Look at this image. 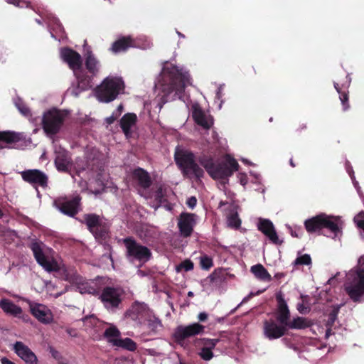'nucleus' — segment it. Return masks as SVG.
Masks as SVG:
<instances>
[{
    "instance_id": "1",
    "label": "nucleus",
    "mask_w": 364,
    "mask_h": 364,
    "mask_svg": "<svg viewBox=\"0 0 364 364\" xmlns=\"http://www.w3.org/2000/svg\"><path fill=\"white\" fill-rule=\"evenodd\" d=\"M31 249L37 262L46 271L55 272L57 277L60 279L75 284L80 294H97L99 293L100 287L97 281H86L77 274L74 270L67 269L61 261H58L53 257L54 252L52 249L47 247L41 242H37L31 245Z\"/></svg>"
},
{
    "instance_id": "2",
    "label": "nucleus",
    "mask_w": 364,
    "mask_h": 364,
    "mask_svg": "<svg viewBox=\"0 0 364 364\" xmlns=\"http://www.w3.org/2000/svg\"><path fill=\"white\" fill-rule=\"evenodd\" d=\"M188 85H191L190 76L183 68L166 63L155 87L166 96L174 92V97L181 99L185 87Z\"/></svg>"
},
{
    "instance_id": "3",
    "label": "nucleus",
    "mask_w": 364,
    "mask_h": 364,
    "mask_svg": "<svg viewBox=\"0 0 364 364\" xmlns=\"http://www.w3.org/2000/svg\"><path fill=\"white\" fill-rule=\"evenodd\" d=\"M60 58L65 62L73 73L77 81L76 89H73L72 93L77 97L80 92L87 90L92 87V79L84 73L82 67V58L76 51L70 48L60 50Z\"/></svg>"
},
{
    "instance_id": "4",
    "label": "nucleus",
    "mask_w": 364,
    "mask_h": 364,
    "mask_svg": "<svg viewBox=\"0 0 364 364\" xmlns=\"http://www.w3.org/2000/svg\"><path fill=\"white\" fill-rule=\"evenodd\" d=\"M198 162L210 176L215 180L227 179L238 169V164L236 160L228 155L221 163L215 162L212 157L208 156H200Z\"/></svg>"
},
{
    "instance_id": "5",
    "label": "nucleus",
    "mask_w": 364,
    "mask_h": 364,
    "mask_svg": "<svg viewBox=\"0 0 364 364\" xmlns=\"http://www.w3.org/2000/svg\"><path fill=\"white\" fill-rule=\"evenodd\" d=\"M304 225L307 232L310 233L319 232L326 228L333 234V239L339 240L342 235L343 222L341 217L322 213L306 220Z\"/></svg>"
},
{
    "instance_id": "6",
    "label": "nucleus",
    "mask_w": 364,
    "mask_h": 364,
    "mask_svg": "<svg viewBox=\"0 0 364 364\" xmlns=\"http://www.w3.org/2000/svg\"><path fill=\"white\" fill-rule=\"evenodd\" d=\"M345 289L355 301L364 295V255L358 259V266L346 274Z\"/></svg>"
},
{
    "instance_id": "7",
    "label": "nucleus",
    "mask_w": 364,
    "mask_h": 364,
    "mask_svg": "<svg viewBox=\"0 0 364 364\" xmlns=\"http://www.w3.org/2000/svg\"><path fill=\"white\" fill-rule=\"evenodd\" d=\"M174 159L183 175L190 178H195L198 180L203 176L204 171L197 164L195 156L191 151L181 146H177L175 150Z\"/></svg>"
},
{
    "instance_id": "8",
    "label": "nucleus",
    "mask_w": 364,
    "mask_h": 364,
    "mask_svg": "<svg viewBox=\"0 0 364 364\" xmlns=\"http://www.w3.org/2000/svg\"><path fill=\"white\" fill-rule=\"evenodd\" d=\"M124 82L121 77L109 75L95 90L96 98L101 102H110L124 92Z\"/></svg>"
},
{
    "instance_id": "9",
    "label": "nucleus",
    "mask_w": 364,
    "mask_h": 364,
    "mask_svg": "<svg viewBox=\"0 0 364 364\" xmlns=\"http://www.w3.org/2000/svg\"><path fill=\"white\" fill-rule=\"evenodd\" d=\"M68 116L65 111L52 109L46 112L42 117V126L49 137H53L62 128Z\"/></svg>"
},
{
    "instance_id": "10",
    "label": "nucleus",
    "mask_w": 364,
    "mask_h": 364,
    "mask_svg": "<svg viewBox=\"0 0 364 364\" xmlns=\"http://www.w3.org/2000/svg\"><path fill=\"white\" fill-rule=\"evenodd\" d=\"M124 243L127 249V256L130 261H138L144 264L149 260L151 253L146 247L137 243L132 237L125 238Z\"/></svg>"
},
{
    "instance_id": "11",
    "label": "nucleus",
    "mask_w": 364,
    "mask_h": 364,
    "mask_svg": "<svg viewBox=\"0 0 364 364\" xmlns=\"http://www.w3.org/2000/svg\"><path fill=\"white\" fill-rule=\"evenodd\" d=\"M85 223L97 240H105L108 234L109 225L106 220L95 214L85 215Z\"/></svg>"
},
{
    "instance_id": "12",
    "label": "nucleus",
    "mask_w": 364,
    "mask_h": 364,
    "mask_svg": "<svg viewBox=\"0 0 364 364\" xmlns=\"http://www.w3.org/2000/svg\"><path fill=\"white\" fill-rule=\"evenodd\" d=\"M124 291L121 288L106 287L100 299L104 306L109 311H114L122 302Z\"/></svg>"
},
{
    "instance_id": "13",
    "label": "nucleus",
    "mask_w": 364,
    "mask_h": 364,
    "mask_svg": "<svg viewBox=\"0 0 364 364\" xmlns=\"http://www.w3.org/2000/svg\"><path fill=\"white\" fill-rule=\"evenodd\" d=\"M151 46V42L146 37H140L135 42L129 36L124 37L115 41L111 48L113 53L125 51L129 47H138L147 49Z\"/></svg>"
},
{
    "instance_id": "14",
    "label": "nucleus",
    "mask_w": 364,
    "mask_h": 364,
    "mask_svg": "<svg viewBox=\"0 0 364 364\" xmlns=\"http://www.w3.org/2000/svg\"><path fill=\"white\" fill-rule=\"evenodd\" d=\"M152 312L145 303L135 301L126 312V316L137 324L142 325Z\"/></svg>"
},
{
    "instance_id": "15",
    "label": "nucleus",
    "mask_w": 364,
    "mask_h": 364,
    "mask_svg": "<svg viewBox=\"0 0 364 364\" xmlns=\"http://www.w3.org/2000/svg\"><path fill=\"white\" fill-rule=\"evenodd\" d=\"M204 328L203 326L198 323L188 326H179L175 329L173 336L178 343L183 345L185 339L202 333Z\"/></svg>"
},
{
    "instance_id": "16",
    "label": "nucleus",
    "mask_w": 364,
    "mask_h": 364,
    "mask_svg": "<svg viewBox=\"0 0 364 364\" xmlns=\"http://www.w3.org/2000/svg\"><path fill=\"white\" fill-rule=\"evenodd\" d=\"M257 228L273 244L281 245L283 242V240L279 239L274 225L270 220L262 218H258Z\"/></svg>"
},
{
    "instance_id": "17",
    "label": "nucleus",
    "mask_w": 364,
    "mask_h": 364,
    "mask_svg": "<svg viewBox=\"0 0 364 364\" xmlns=\"http://www.w3.org/2000/svg\"><path fill=\"white\" fill-rule=\"evenodd\" d=\"M29 308L32 315L41 323L49 324L53 322V314L46 306L29 301Z\"/></svg>"
},
{
    "instance_id": "18",
    "label": "nucleus",
    "mask_w": 364,
    "mask_h": 364,
    "mask_svg": "<svg viewBox=\"0 0 364 364\" xmlns=\"http://www.w3.org/2000/svg\"><path fill=\"white\" fill-rule=\"evenodd\" d=\"M12 349L26 364H38L36 354L23 342L16 341L14 343Z\"/></svg>"
},
{
    "instance_id": "19",
    "label": "nucleus",
    "mask_w": 364,
    "mask_h": 364,
    "mask_svg": "<svg viewBox=\"0 0 364 364\" xmlns=\"http://www.w3.org/2000/svg\"><path fill=\"white\" fill-rule=\"evenodd\" d=\"M55 165L58 171H68L72 166L71 157L69 153L61 146H55Z\"/></svg>"
},
{
    "instance_id": "20",
    "label": "nucleus",
    "mask_w": 364,
    "mask_h": 364,
    "mask_svg": "<svg viewBox=\"0 0 364 364\" xmlns=\"http://www.w3.org/2000/svg\"><path fill=\"white\" fill-rule=\"evenodd\" d=\"M80 198L74 197L73 199L58 198L55 200L56 208L63 213L73 216L78 211Z\"/></svg>"
},
{
    "instance_id": "21",
    "label": "nucleus",
    "mask_w": 364,
    "mask_h": 364,
    "mask_svg": "<svg viewBox=\"0 0 364 364\" xmlns=\"http://www.w3.org/2000/svg\"><path fill=\"white\" fill-rule=\"evenodd\" d=\"M22 178L34 186L46 187L48 183L47 176L38 169L26 170L21 172Z\"/></svg>"
},
{
    "instance_id": "22",
    "label": "nucleus",
    "mask_w": 364,
    "mask_h": 364,
    "mask_svg": "<svg viewBox=\"0 0 364 364\" xmlns=\"http://www.w3.org/2000/svg\"><path fill=\"white\" fill-rule=\"evenodd\" d=\"M192 116L196 123L205 129H208L213 124L210 115L205 113L198 104L192 106Z\"/></svg>"
},
{
    "instance_id": "23",
    "label": "nucleus",
    "mask_w": 364,
    "mask_h": 364,
    "mask_svg": "<svg viewBox=\"0 0 364 364\" xmlns=\"http://www.w3.org/2000/svg\"><path fill=\"white\" fill-rule=\"evenodd\" d=\"M287 328L282 325H277L274 321H264V334L269 340H274L282 337L284 335Z\"/></svg>"
},
{
    "instance_id": "24",
    "label": "nucleus",
    "mask_w": 364,
    "mask_h": 364,
    "mask_svg": "<svg viewBox=\"0 0 364 364\" xmlns=\"http://www.w3.org/2000/svg\"><path fill=\"white\" fill-rule=\"evenodd\" d=\"M223 205H227L224 210L225 211L228 226L234 229L239 228L241 225V220L238 217L236 205L232 203L220 202V207L221 208Z\"/></svg>"
},
{
    "instance_id": "25",
    "label": "nucleus",
    "mask_w": 364,
    "mask_h": 364,
    "mask_svg": "<svg viewBox=\"0 0 364 364\" xmlns=\"http://www.w3.org/2000/svg\"><path fill=\"white\" fill-rule=\"evenodd\" d=\"M195 225V215L193 213H182L180 216L178 225L181 235L189 236Z\"/></svg>"
},
{
    "instance_id": "26",
    "label": "nucleus",
    "mask_w": 364,
    "mask_h": 364,
    "mask_svg": "<svg viewBox=\"0 0 364 364\" xmlns=\"http://www.w3.org/2000/svg\"><path fill=\"white\" fill-rule=\"evenodd\" d=\"M277 299L279 309L277 321L287 328V324L290 322L289 321V311L287 304L281 294L277 295Z\"/></svg>"
},
{
    "instance_id": "27",
    "label": "nucleus",
    "mask_w": 364,
    "mask_h": 364,
    "mask_svg": "<svg viewBox=\"0 0 364 364\" xmlns=\"http://www.w3.org/2000/svg\"><path fill=\"white\" fill-rule=\"evenodd\" d=\"M149 335H156L163 328L161 321L152 312L144 321Z\"/></svg>"
},
{
    "instance_id": "28",
    "label": "nucleus",
    "mask_w": 364,
    "mask_h": 364,
    "mask_svg": "<svg viewBox=\"0 0 364 364\" xmlns=\"http://www.w3.org/2000/svg\"><path fill=\"white\" fill-rule=\"evenodd\" d=\"M346 80L343 84H342L341 87L339 86L338 83L334 82V87L340 95L339 98L343 105L344 111L347 110L349 107V105L348 104V96L345 90L348 89L351 81V79L348 75H346Z\"/></svg>"
},
{
    "instance_id": "29",
    "label": "nucleus",
    "mask_w": 364,
    "mask_h": 364,
    "mask_svg": "<svg viewBox=\"0 0 364 364\" xmlns=\"http://www.w3.org/2000/svg\"><path fill=\"white\" fill-rule=\"evenodd\" d=\"M136 115L133 113L126 114L121 119V127L127 137H129L131 135L132 129L134 127L136 122Z\"/></svg>"
},
{
    "instance_id": "30",
    "label": "nucleus",
    "mask_w": 364,
    "mask_h": 364,
    "mask_svg": "<svg viewBox=\"0 0 364 364\" xmlns=\"http://www.w3.org/2000/svg\"><path fill=\"white\" fill-rule=\"evenodd\" d=\"M20 139V134L14 132H0V149L13 148V143Z\"/></svg>"
},
{
    "instance_id": "31",
    "label": "nucleus",
    "mask_w": 364,
    "mask_h": 364,
    "mask_svg": "<svg viewBox=\"0 0 364 364\" xmlns=\"http://www.w3.org/2000/svg\"><path fill=\"white\" fill-rule=\"evenodd\" d=\"M103 336L107 343L116 347L119 340L121 338V333L115 326L110 325L105 330Z\"/></svg>"
},
{
    "instance_id": "32",
    "label": "nucleus",
    "mask_w": 364,
    "mask_h": 364,
    "mask_svg": "<svg viewBox=\"0 0 364 364\" xmlns=\"http://www.w3.org/2000/svg\"><path fill=\"white\" fill-rule=\"evenodd\" d=\"M85 57L86 68L93 76L97 75L100 68V62L90 50L86 52Z\"/></svg>"
},
{
    "instance_id": "33",
    "label": "nucleus",
    "mask_w": 364,
    "mask_h": 364,
    "mask_svg": "<svg viewBox=\"0 0 364 364\" xmlns=\"http://www.w3.org/2000/svg\"><path fill=\"white\" fill-rule=\"evenodd\" d=\"M0 307L5 313L14 316H20L22 314L21 308L7 299H2L0 301Z\"/></svg>"
},
{
    "instance_id": "34",
    "label": "nucleus",
    "mask_w": 364,
    "mask_h": 364,
    "mask_svg": "<svg viewBox=\"0 0 364 364\" xmlns=\"http://www.w3.org/2000/svg\"><path fill=\"white\" fill-rule=\"evenodd\" d=\"M251 272L255 277L261 281L270 282L272 277L267 270L260 264L254 265L251 267Z\"/></svg>"
},
{
    "instance_id": "35",
    "label": "nucleus",
    "mask_w": 364,
    "mask_h": 364,
    "mask_svg": "<svg viewBox=\"0 0 364 364\" xmlns=\"http://www.w3.org/2000/svg\"><path fill=\"white\" fill-rule=\"evenodd\" d=\"M311 325V322L309 319L304 317H296L294 318L287 324V329H304L309 327Z\"/></svg>"
},
{
    "instance_id": "36",
    "label": "nucleus",
    "mask_w": 364,
    "mask_h": 364,
    "mask_svg": "<svg viewBox=\"0 0 364 364\" xmlns=\"http://www.w3.org/2000/svg\"><path fill=\"white\" fill-rule=\"evenodd\" d=\"M133 176L136 178L141 186L147 188L151 184L150 177L146 171L142 168H136L134 171Z\"/></svg>"
},
{
    "instance_id": "37",
    "label": "nucleus",
    "mask_w": 364,
    "mask_h": 364,
    "mask_svg": "<svg viewBox=\"0 0 364 364\" xmlns=\"http://www.w3.org/2000/svg\"><path fill=\"white\" fill-rule=\"evenodd\" d=\"M14 103L18 111L26 117H27L31 122L33 123H37L38 121V117H33L32 113L28 107L23 103V102L20 98H16L14 100Z\"/></svg>"
},
{
    "instance_id": "38",
    "label": "nucleus",
    "mask_w": 364,
    "mask_h": 364,
    "mask_svg": "<svg viewBox=\"0 0 364 364\" xmlns=\"http://www.w3.org/2000/svg\"><path fill=\"white\" fill-rule=\"evenodd\" d=\"M116 347L133 352L136 349L137 345L136 342L129 338H121Z\"/></svg>"
},
{
    "instance_id": "39",
    "label": "nucleus",
    "mask_w": 364,
    "mask_h": 364,
    "mask_svg": "<svg viewBox=\"0 0 364 364\" xmlns=\"http://www.w3.org/2000/svg\"><path fill=\"white\" fill-rule=\"evenodd\" d=\"M48 26L50 28L52 31H50L51 36L56 39V37L54 36L53 31H59V32H63V28L62 27L61 24L60 23L58 18H56L52 14H50L48 16Z\"/></svg>"
},
{
    "instance_id": "40",
    "label": "nucleus",
    "mask_w": 364,
    "mask_h": 364,
    "mask_svg": "<svg viewBox=\"0 0 364 364\" xmlns=\"http://www.w3.org/2000/svg\"><path fill=\"white\" fill-rule=\"evenodd\" d=\"M84 323L87 327L96 328V331L102 328L105 325L101 321L94 316L86 317L84 319Z\"/></svg>"
},
{
    "instance_id": "41",
    "label": "nucleus",
    "mask_w": 364,
    "mask_h": 364,
    "mask_svg": "<svg viewBox=\"0 0 364 364\" xmlns=\"http://www.w3.org/2000/svg\"><path fill=\"white\" fill-rule=\"evenodd\" d=\"M200 267L203 269L208 270L213 266V261L211 257L207 255H202L199 257Z\"/></svg>"
},
{
    "instance_id": "42",
    "label": "nucleus",
    "mask_w": 364,
    "mask_h": 364,
    "mask_svg": "<svg viewBox=\"0 0 364 364\" xmlns=\"http://www.w3.org/2000/svg\"><path fill=\"white\" fill-rule=\"evenodd\" d=\"M337 318V312L333 311L328 315V318L326 323V338H328V336L331 334V326L333 325L335 321Z\"/></svg>"
},
{
    "instance_id": "43",
    "label": "nucleus",
    "mask_w": 364,
    "mask_h": 364,
    "mask_svg": "<svg viewBox=\"0 0 364 364\" xmlns=\"http://www.w3.org/2000/svg\"><path fill=\"white\" fill-rule=\"evenodd\" d=\"M311 264V259L309 255L304 254L297 257L294 260V265H310Z\"/></svg>"
},
{
    "instance_id": "44",
    "label": "nucleus",
    "mask_w": 364,
    "mask_h": 364,
    "mask_svg": "<svg viewBox=\"0 0 364 364\" xmlns=\"http://www.w3.org/2000/svg\"><path fill=\"white\" fill-rule=\"evenodd\" d=\"M193 263L189 260L186 259L183 262H182L181 264H179L178 266H176V269L178 272L184 270L185 272H188L190 270H192L193 269Z\"/></svg>"
},
{
    "instance_id": "45",
    "label": "nucleus",
    "mask_w": 364,
    "mask_h": 364,
    "mask_svg": "<svg viewBox=\"0 0 364 364\" xmlns=\"http://www.w3.org/2000/svg\"><path fill=\"white\" fill-rule=\"evenodd\" d=\"M199 355L203 360L208 361L213 358V353L212 350L210 349V348L203 347L201 348L199 353Z\"/></svg>"
},
{
    "instance_id": "46",
    "label": "nucleus",
    "mask_w": 364,
    "mask_h": 364,
    "mask_svg": "<svg viewBox=\"0 0 364 364\" xmlns=\"http://www.w3.org/2000/svg\"><path fill=\"white\" fill-rule=\"evenodd\" d=\"M354 223L364 231V212L361 211L354 217Z\"/></svg>"
},
{
    "instance_id": "47",
    "label": "nucleus",
    "mask_w": 364,
    "mask_h": 364,
    "mask_svg": "<svg viewBox=\"0 0 364 364\" xmlns=\"http://www.w3.org/2000/svg\"><path fill=\"white\" fill-rule=\"evenodd\" d=\"M219 341L220 340L218 338H205L203 339L204 347L210 348V349L212 350V349H213L215 347V346L218 343Z\"/></svg>"
},
{
    "instance_id": "48",
    "label": "nucleus",
    "mask_w": 364,
    "mask_h": 364,
    "mask_svg": "<svg viewBox=\"0 0 364 364\" xmlns=\"http://www.w3.org/2000/svg\"><path fill=\"white\" fill-rule=\"evenodd\" d=\"M137 234L143 239H146L151 235L149 228L146 225H142L140 229L137 230Z\"/></svg>"
},
{
    "instance_id": "49",
    "label": "nucleus",
    "mask_w": 364,
    "mask_h": 364,
    "mask_svg": "<svg viewBox=\"0 0 364 364\" xmlns=\"http://www.w3.org/2000/svg\"><path fill=\"white\" fill-rule=\"evenodd\" d=\"M8 4H13L17 7H28L29 3L24 0H6Z\"/></svg>"
},
{
    "instance_id": "50",
    "label": "nucleus",
    "mask_w": 364,
    "mask_h": 364,
    "mask_svg": "<svg viewBox=\"0 0 364 364\" xmlns=\"http://www.w3.org/2000/svg\"><path fill=\"white\" fill-rule=\"evenodd\" d=\"M346 169H347L348 173L350 176V178L353 181V183L355 188L357 189L358 192L359 193L360 187L358 186V181H355L353 171L352 168L349 166L348 164H346Z\"/></svg>"
},
{
    "instance_id": "51",
    "label": "nucleus",
    "mask_w": 364,
    "mask_h": 364,
    "mask_svg": "<svg viewBox=\"0 0 364 364\" xmlns=\"http://www.w3.org/2000/svg\"><path fill=\"white\" fill-rule=\"evenodd\" d=\"M297 310L302 314H306L309 312L310 307L304 304V301L297 304Z\"/></svg>"
},
{
    "instance_id": "52",
    "label": "nucleus",
    "mask_w": 364,
    "mask_h": 364,
    "mask_svg": "<svg viewBox=\"0 0 364 364\" xmlns=\"http://www.w3.org/2000/svg\"><path fill=\"white\" fill-rule=\"evenodd\" d=\"M287 227L290 230V233H291V236L295 237H299L301 236V230L300 228H295V230H293V228H291L289 225H287Z\"/></svg>"
},
{
    "instance_id": "53",
    "label": "nucleus",
    "mask_w": 364,
    "mask_h": 364,
    "mask_svg": "<svg viewBox=\"0 0 364 364\" xmlns=\"http://www.w3.org/2000/svg\"><path fill=\"white\" fill-rule=\"evenodd\" d=\"M239 181L243 186H245L247 183V177L245 173H240L237 176Z\"/></svg>"
},
{
    "instance_id": "54",
    "label": "nucleus",
    "mask_w": 364,
    "mask_h": 364,
    "mask_svg": "<svg viewBox=\"0 0 364 364\" xmlns=\"http://www.w3.org/2000/svg\"><path fill=\"white\" fill-rule=\"evenodd\" d=\"M197 200L195 197H191L187 200V205L189 208H193L196 205Z\"/></svg>"
},
{
    "instance_id": "55",
    "label": "nucleus",
    "mask_w": 364,
    "mask_h": 364,
    "mask_svg": "<svg viewBox=\"0 0 364 364\" xmlns=\"http://www.w3.org/2000/svg\"><path fill=\"white\" fill-rule=\"evenodd\" d=\"M117 118L118 117H116V115H115V112H113L110 117L106 118V121L108 124H110L113 123Z\"/></svg>"
},
{
    "instance_id": "56",
    "label": "nucleus",
    "mask_w": 364,
    "mask_h": 364,
    "mask_svg": "<svg viewBox=\"0 0 364 364\" xmlns=\"http://www.w3.org/2000/svg\"><path fill=\"white\" fill-rule=\"evenodd\" d=\"M198 318L200 321H204L208 318V314L205 312H200L198 316Z\"/></svg>"
},
{
    "instance_id": "57",
    "label": "nucleus",
    "mask_w": 364,
    "mask_h": 364,
    "mask_svg": "<svg viewBox=\"0 0 364 364\" xmlns=\"http://www.w3.org/2000/svg\"><path fill=\"white\" fill-rule=\"evenodd\" d=\"M122 111H123V105H119L117 107V109L114 112H115L116 117H118L122 114Z\"/></svg>"
},
{
    "instance_id": "58",
    "label": "nucleus",
    "mask_w": 364,
    "mask_h": 364,
    "mask_svg": "<svg viewBox=\"0 0 364 364\" xmlns=\"http://www.w3.org/2000/svg\"><path fill=\"white\" fill-rule=\"evenodd\" d=\"M1 364H16L13 361L9 360L8 358L4 357L1 359Z\"/></svg>"
},
{
    "instance_id": "59",
    "label": "nucleus",
    "mask_w": 364,
    "mask_h": 364,
    "mask_svg": "<svg viewBox=\"0 0 364 364\" xmlns=\"http://www.w3.org/2000/svg\"><path fill=\"white\" fill-rule=\"evenodd\" d=\"M259 292H257V294H254L252 292H251L249 295H247V296H245L243 299H242V303H245V302H247L250 298H252V296H254L255 295H257L258 294Z\"/></svg>"
},
{
    "instance_id": "60",
    "label": "nucleus",
    "mask_w": 364,
    "mask_h": 364,
    "mask_svg": "<svg viewBox=\"0 0 364 364\" xmlns=\"http://www.w3.org/2000/svg\"><path fill=\"white\" fill-rule=\"evenodd\" d=\"M67 331V333H68L70 336H71L75 337V336H77V333H76L75 331V330H73V329H67V331Z\"/></svg>"
},
{
    "instance_id": "61",
    "label": "nucleus",
    "mask_w": 364,
    "mask_h": 364,
    "mask_svg": "<svg viewBox=\"0 0 364 364\" xmlns=\"http://www.w3.org/2000/svg\"><path fill=\"white\" fill-rule=\"evenodd\" d=\"M216 96H217V98H218V99H220V98H221V97H222L221 87H219V88H218V92H217V94H216Z\"/></svg>"
},
{
    "instance_id": "62",
    "label": "nucleus",
    "mask_w": 364,
    "mask_h": 364,
    "mask_svg": "<svg viewBox=\"0 0 364 364\" xmlns=\"http://www.w3.org/2000/svg\"><path fill=\"white\" fill-rule=\"evenodd\" d=\"M242 162H244L245 164H248V165L252 164V163H250L248 160H247V159H242Z\"/></svg>"
},
{
    "instance_id": "63",
    "label": "nucleus",
    "mask_w": 364,
    "mask_h": 364,
    "mask_svg": "<svg viewBox=\"0 0 364 364\" xmlns=\"http://www.w3.org/2000/svg\"><path fill=\"white\" fill-rule=\"evenodd\" d=\"M79 183H80V186H81L82 188L86 186V183L85 182L84 183V184H82V181H80Z\"/></svg>"
},
{
    "instance_id": "64",
    "label": "nucleus",
    "mask_w": 364,
    "mask_h": 364,
    "mask_svg": "<svg viewBox=\"0 0 364 364\" xmlns=\"http://www.w3.org/2000/svg\"><path fill=\"white\" fill-rule=\"evenodd\" d=\"M177 34L178 35L179 37L184 38V36L181 33L177 31Z\"/></svg>"
}]
</instances>
